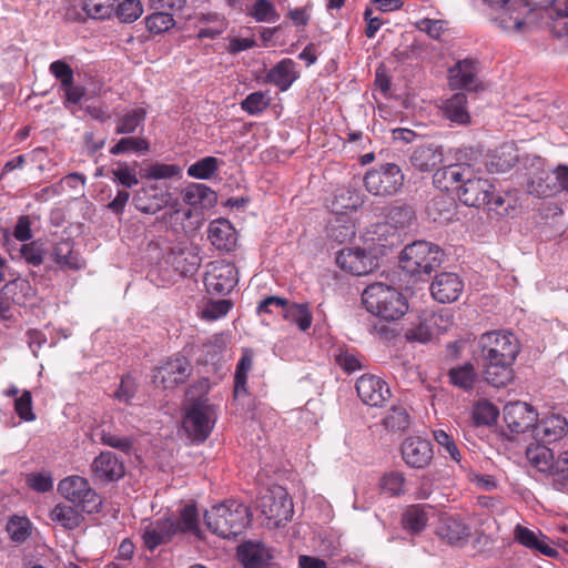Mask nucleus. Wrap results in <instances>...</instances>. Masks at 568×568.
Instances as JSON below:
<instances>
[{
    "label": "nucleus",
    "instance_id": "f3484780",
    "mask_svg": "<svg viewBox=\"0 0 568 568\" xmlns=\"http://www.w3.org/2000/svg\"><path fill=\"white\" fill-rule=\"evenodd\" d=\"M358 397L366 405L379 407L390 397V389L385 381L375 375H362L356 382Z\"/></svg>",
    "mask_w": 568,
    "mask_h": 568
},
{
    "label": "nucleus",
    "instance_id": "c756f323",
    "mask_svg": "<svg viewBox=\"0 0 568 568\" xmlns=\"http://www.w3.org/2000/svg\"><path fill=\"white\" fill-rule=\"evenodd\" d=\"M295 67L296 63L292 59H283L268 70L265 81L285 92L300 77Z\"/></svg>",
    "mask_w": 568,
    "mask_h": 568
},
{
    "label": "nucleus",
    "instance_id": "bb28decb",
    "mask_svg": "<svg viewBox=\"0 0 568 568\" xmlns=\"http://www.w3.org/2000/svg\"><path fill=\"white\" fill-rule=\"evenodd\" d=\"M469 173L470 170L467 166L450 164L436 170L433 183L440 191H452L458 195L460 186L464 180L468 179Z\"/></svg>",
    "mask_w": 568,
    "mask_h": 568
},
{
    "label": "nucleus",
    "instance_id": "ddd939ff",
    "mask_svg": "<svg viewBox=\"0 0 568 568\" xmlns=\"http://www.w3.org/2000/svg\"><path fill=\"white\" fill-rule=\"evenodd\" d=\"M503 417L507 428L514 434H523L535 427L538 420L536 409L524 402H510L504 406Z\"/></svg>",
    "mask_w": 568,
    "mask_h": 568
},
{
    "label": "nucleus",
    "instance_id": "dca6fc26",
    "mask_svg": "<svg viewBox=\"0 0 568 568\" xmlns=\"http://www.w3.org/2000/svg\"><path fill=\"white\" fill-rule=\"evenodd\" d=\"M179 532V523L171 517L149 521L141 528L144 546L153 551L159 546L168 544Z\"/></svg>",
    "mask_w": 568,
    "mask_h": 568
},
{
    "label": "nucleus",
    "instance_id": "aec40b11",
    "mask_svg": "<svg viewBox=\"0 0 568 568\" xmlns=\"http://www.w3.org/2000/svg\"><path fill=\"white\" fill-rule=\"evenodd\" d=\"M91 473L97 481L110 483L122 478L125 474L124 464L112 452H102L91 464Z\"/></svg>",
    "mask_w": 568,
    "mask_h": 568
},
{
    "label": "nucleus",
    "instance_id": "79ce46f5",
    "mask_svg": "<svg viewBox=\"0 0 568 568\" xmlns=\"http://www.w3.org/2000/svg\"><path fill=\"white\" fill-rule=\"evenodd\" d=\"M449 382L464 390H469L475 386L477 373L471 363L454 366L448 372Z\"/></svg>",
    "mask_w": 568,
    "mask_h": 568
},
{
    "label": "nucleus",
    "instance_id": "864d4df0",
    "mask_svg": "<svg viewBox=\"0 0 568 568\" xmlns=\"http://www.w3.org/2000/svg\"><path fill=\"white\" fill-rule=\"evenodd\" d=\"M175 20L173 12L158 10L145 18V26L152 33L160 34L173 28Z\"/></svg>",
    "mask_w": 568,
    "mask_h": 568
},
{
    "label": "nucleus",
    "instance_id": "cd10ccee",
    "mask_svg": "<svg viewBox=\"0 0 568 568\" xmlns=\"http://www.w3.org/2000/svg\"><path fill=\"white\" fill-rule=\"evenodd\" d=\"M209 240L216 250L230 252L236 246V231L227 220H214L209 225Z\"/></svg>",
    "mask_w": 568,
    "mask_h": 568
},
{
    "label": "nucleus",
    "instance_id": "6e6552de",
    "mask_svg": "<svg viewBox=\"0 0 568 568\" xmlns=\"http://www.w3.org/2000/svg\"><path fill=\"white\" fill-rule=\"evenodd\" d=\"M58 490L65 499L80 507L83 511L88 514L100 511L102 499L98 493L91 488L84 477H67L59 483Z\"/></svg>",
    "mask_w": 568,
    "mask_h": 568
},
{
    "label": "nucleus",
    "instance_id": "7ed1b4c3",
    "mask_svg": "<svg viewBox=\"0 0 568 568\" xmlns=\"http://www.w3.org/2000/svg\"><path fill=\"white\" fill-rule=\"evenodd\" d=\"M362 301L366 310L385 321H396L407 311L406 298L396 288L383 283L368 285L363 294Z\"/></svg>",
    "mask_w": 568,
    "mask_h": 568
},
{
    "label": "nucleus",
    "instance_id": "4c0bfd02",
    "mask_svg": "<svg viewBox=\"0 0 568 568\" xmlns=\"http://www.w3.org/2000/svg\"><path fill=\"white\" fill-rule=\"evenodd\" d=\"M253 367V354L245 349L236 365L234 373V397L247 395V377Z\"/></svg>",
    "mask_w": 568,
    "mask_h": 568
},
{
    "label": "nucleus",
    "instance_id": "412c9836",
    "mask_svg": "<svg viewBox=\"0 0 568 568\" xmlns=\"http://www.w3.org/2000/svg\"><path fill=\"white\" fill-rule=\"evenodd\" d=\"M402 457L412 468H425L433 459L432 444L420 437H409L402 444Z\"/></svg>",
    "mask_w": 568,
    "mask_h": 568
},
{
    "label": "nucleus",
    "instance_id": "052dcab7",
    "mask_svg": "<svg viewBox=\"0 0 568 568\" xmlns=\"http://www.w3.org/2000/svg\"><path fill=\"white\" fill-rule=\"evenodd\" d=\"M181 168L176 164L153 163L143 172V178L148 180L172 179L180 175Z\"/></svg>",
    "mask_w": 568,
    "mask_h": 568
},
{
    "label": "nucleus",
    "instance_id": "ea45409f",
    "mask_svg": "<svg viewBox=\"0 0 568 568\" xmlns=\"http://www.w3.org/2000/svg\"><path fill=\"white\" fill-rule=\"evenodd\" d=\"M283 317L295 324L302 332L307 331L313 321V315L306 303H290L288 301L284 307Z\"/></svg>",
    "mask_w": 568,
    "mask_h": 568
},
{
    "label": "nucleus",
    "instance_id": "3c124183",
    "mask_svg": "<svg viewBox=\"0 0 568 568\" xmlns=\"http://www.w3.org/2000/svg\"><path fill=\"white\" fill-rule=\"evenodd\" d=\"M12 541L24 542L31 535V523L27 517L12 516L6 526Z\"/></svg>",
    "mask_w": 568,
    "mask_h": 568
},
{
    "label": "nucleus",
    "instance_id": "a19ab883",
    "mask_svg": "<svg viewBox=\"0 0 568 568\" xmlns=\"http://www.w3.org/2000/svg\"><path fill=\"white\" fill-rule=\"evenodd\" d=\"M428 509H432V507L426 505L409 506L403 515L404 528L412 534H419L424 530L428 521Z\"/></svg>",
    "mask_w": 568,
    "mask_h": 568
},
{
    "label": "nucleus",
    "instance_id": "5fc2aeb1",
    "mask_svg": "<svg viewBox=\"0 0 568 568\" xmlns=\"http://www.w3.org/2000/svg\"><path fill=\"white\" fill-rule=\"evenodd\" d=\"M31 291L32 287L30 283L20 277L10 280L3 287V294L16 304L24 303V298Z\"/></svg>",
    "mask_w": 568,
    "mask_h": 568
},
{
    "label": "nucleus",
    "instance_id": "6e6d98bb",
    "mask_svg": "<svg viewBox=\"0 0 568 568\" xmlns=\"http://www.w3.org/2000/svg\"><path fill=\"white\" fill-rule=\"evenodd\" d=\"M121 22L132 23L143 13V7L140 0H124L120 2L114 10Z\"/></svg>",
    "mask_w": 568,
    "mask_h": 568
},
{
    "label": "nucleus",
    "instance_id": "9d476101",
    "mask_svg": "<svg viewBox=\"0 0 568 568\" xmlns=\"http://www.w3.org/2000/svg\"><path fill=\"white\" fill-rule=\"evenodd\" d=\"M215 408L206 402L194 403L183 419V428L196 442H204L215 424Z\"/></svg>",
    "mask_w": 568,
    "mask_h": 568
},
{
    "label": "nucleus",
    "instance_id": "c85d7f7f",
    "mask_svg": "<svg viewBox=\"0 0 568 568\" xmlns=\"http://www.w3.org/2000/svg\"><path fill=\"white\" fill-rule=\"evenodd\" d=\"M514 538L524 547L539 551L545 556L556 557L558 555V551L548 545L547 537L539 530L534 531L527 527L517 525L514 529Z\"/></svg>",
    "mask_w": 568,
    "mask_h": 568
},
{
    "label": "nucleus",
    "instance_id": "a211bd4d",
    "mask_svg": "<svg viewBox=\"0 0 568 568\" xmlns=\"http://www.w3.org/2000/svg\"><path fill=\"white\" fill-rule=\"evenodd\" d=\"M448 326V317L445 318L443 314L433 313L406 328L405 337L409 342L427 343L434 336L447 331Z\"/></svg>",
    "mask_w": 568,
    "mask_h": 568
},
{
    "label": "nucleus",
    "instance_id": "c03bdc74",
    "mask_svg": "<svg viewBox=\"0 0 568 568\" xmlns=\"http://www.w3.org/2000/svg\"><path fill=\"white\" fill-rule=\"evenodd\" d=\"M146 118V111L143 108H134L116 120L115 133L116 134H131L141 126Z\"/></svg>",
    "mask_w": 568,
    "mask_h": 568
},
{
    "label": "nucleus",
    "instance_id": "09e8293b",
    "mask_svg": "<svg viewBox=\"0 0 568 568\" xmlns=\"http://www.w3.org/2000/svg\"><path fill=\"white\" fill-rule=\"evenodd\" d=\"M551 483L557 490L568 491V449L555 459Z\"/></svg>",
    "mask_w": 568,
    "mask_h": 568
},
{
    "label": "nucleus",
    "instance_id": "473e14b6",
    "mask_svg": "<svg viewBox=\"0 0 568 568\" xmlns=\"http://www.w3.org/2000/svg\"><path fill=\"white\" fill-rule=\"evenodd\" d=\"M443 116L454 124L467 125L470 123V114L467 108V97L464 93H456L445 100L440 106Z\"/></svg>",
    "mask_w": 568,
    "mask_h": 568
},
{
    "label": "nucleus",
    "instance_id": "4be33fe9",
    "mask_svg": "<svg viewBox=\"0 0 568 568\" xmlns=\"http://www.w3.org/2000/svg\"><path fill=\"white\" fill-rule=\"evenodd\" d=\"M443 160V146L433 142L416 145L409 155V163L419 172L434 171Z\"/></svg>",
    "mask_w": 568,
    "mask_h": 568
},
{
    "label": "nucleus",
    "instance_id": "72a5a7b5",
    "mask_svg": "<svg viewBox=\"0 0 568 568\" xmlns=\"http://www.w3.org/2000/svg\"><path fill=\"white\" fill-rule=\"evenodd\" d=\"M51 255L54 262L63 270H80L84 266L83 261L73 251V241L64 239L55 243Z\"/></svg>",
    "mask_w": 568,
    "mask_h": 568
},
{
    "label": "nucleus",
    "instance_id": "6ab92c4d",
    "mask_svg": "<svg viewBox=\"0 0 568 568\" xmlns=\"http://www.w3.org/2000/svg\"><path fill=\"white\" fill-rule=\"evenodd\" d=\"M430 294L439 303H453L458 300L464 282L457 273L442 272L435 276L430 284Z\"/></svg>",
    "mask_w": 568,
    "mask_h": 568
},
{
    "label": "nucleus",
    "instance_id": "0eeeda50",
    "mask_svg": "<svg viewBox=\"0 0 568 568\" xmlns=\"http://www.w3.org/2000/svg\"><path fill=\"white\" fill-rule=\"evenodd\" d=\"M457 196L467 206L497 210L504 205V199L495 193L494 184L487 179L475 176L473 170L468 179L464 180Z\"/></svg>",
    "mask_w": 568,
    "mask_h": 568
},
{
    "label": "nucleus",
    "instance_id": "e2e57ef3",
    "mask_svg": "<svg viewBox=\"0 0 568 568\" xmlns=\"http://www.w3.org/2000/svg\"><path fill=\"white\" fill-rule=\"evenodd\" d=\"M416 29L425 32L434 40H440L442 36L447 30V21L439 19L424 18L415 23Z\"/></svg>",
    "mask_w": 568,
    "mask_h": 568
},
{
    "label": "nucleus",
    "instance_id": "393cba45",
    "mask_svg": "<svg viewBox=\"0 0 568 568\" xmlns=\"http://www.w3.org/2000/svg\"><path fill=\"white\" fill-rule=\"evenodd\" d=\"M534 437L542 444H551L562 439L568 434V420L560 415H549L537 420L534 427Z\"/></svg>",
    "mask_w": 568,
    "mask_h": 568
},
{
    "label": "nucleus",
    "instance_id": "603ef678",
    "mask_svg": "<svg viewBox=\"0 0 568 568\" xmlns=\"http://www.w3.org/2000/svg\"><path fill=\"white\" fill-rule=\"evenodd\" d=\"M150 149L149 142L143 138H122L111 149L112 155H120L129 152L145 153Z\"/></svg>",
    "mask_w": 568,
    "mask_h": 568
},
{
    "label": "nucleus",
    "instance_id": "5701e85b",
    "mask_svg": "<svg viewBox=\"0 0 568 568\" xmlns=\"http://www.w3.org/2000/svg\"><path fill=\"white\" fill-rule=\"evenodd\" d=\"M274 556L261 541H245L237 547V559L244 568H266Z\"/></svg>",
    "mask_w": 568,
    "mask_h": 568
},
{
    "label": "nucleus",
    "instance_id": "4d7b16f0",
    "mask_svg": "<svg viewBox=\"0 0 568 568\" xmlns=\"http://www.w3.org/2000/svg\"><path fill=\"white\" fill-rule=\"evenodd\" d=\"M498 415L497 407L488 400L478 402L473 412L476 425H491L497 420Z\"/></svg>",
    "mask_w": 568,
    "mask_h": 568
},
{
    "label": "nucleus",
    "instance_id": "2eb2a0df",
    "mask_svg": "<svg viewBox=\"0 0 568 568\" xmlns=\"http://www.w3.org/2000/svg\"><path fill=\"white\" fill-rule=\"evenodd\" d=\"M336 264L344 271L362 276L377 267L376 258L361 247H346L338 252Z\"/></svg>",
    "mask_w": 568,
    "mask_h": 568
},
{
    "label": "nucleus",
    "instance_id": "49530a36",
    "mask_svg": "<svg viewBox=\"0 0 568 568\" xmlns=\"http://www.w3.org/2000/svg\"><path fill=\"white\" fill-rule=\"evenodd\" d=\"M221 164L222 161L217 158L205 156L189 166L187 175L194 179L209 180L216 173Z\"/></svg>",
    "mask_w": 568,
    "mask_h": 568
},
{
    "label": "nucleus",
    "instance_id": "f8f14e48",
    "mask_svg": "<svg viewBox=\"0 0 568 568\" xmlns=\"http://www.w3.org/2000/svg\"><path fill=\"white\" fill-rule=\"evenodd\" d=\"M204 283L210 294L227 295L237 284V270L231 263L214 262L206 272Z\"/></svg>",
    "mask_w": 568,
    "mask_h": 568
},
{
    "label": "nucleus",
    "instance_id": "1a4fd4ad",
    "mask_svg": "<svg viewBox=\"0 0 568 568\" xmlns=\"http://www.w3.org/2000/svg\"><path fill=\"white\" fill-rule=\"evenodd\" d=\"M260 508L265 518L278 527L293 516V501L287 491L281 487L267 489L260 499Z\"/></svg>",
    "mask_w": 568,
    "mask_h": 568
},
{
    "label": "nucleus",
    "instance_id": "39448f33",
    "mask_svg": "<svg viewBox=\"0 0 568 568\" xmlns=\"http://www.w3.org/2000/svg\"><path fill=\"white\" fill-rule=\"evenodd\" d=\"M336 212L328 220L327 235L333 241L342 244L351 241L356 234L354 220L347 212H337L338 209L355 211L362 205L358 194L349 190H342L333 203Z\"/></svg>",
    "mask_w": 568,
    "mask_h": 568
},
{
    "label": "nucleus",
    "instance_id": "f704fd0d",
    "mask_svg": "<svg viewBox=\"0 0 568 568\" xmlns=\"http://www.w3.org/2000/svg\"><path fill=\"white\" fill-rule=\"evenodd\" d=\"M183 201L193 207L209 209L215 205L217 196L207 185L194 183L183 191Z\"/></svg>",
    "mask_w": 568,
    "mask_h": 568
},
{
    "label": "nucleus",
    "instance_id": "0e129e2a",
    "mask_svg": "<svg viewBox=\"0 0 568 568\" xmlns=\"http://www.w3.org/2000/svg\"><path fill=\"white\" fill-rule=\"evenodd\" d=\"M111 173L113 175L112 180L124 187L130 189L139 183L135 170L126 163L119 162L118 168L112 169Z\"/></svg>",
    "mask_w": 568,
    "mask_h": 568
},
{
    "label": "nucleus",
    "instance_id": "423d86ee",
    "mask_svg": "<svg viewBox=\"0 0 568 568\" xmlns=\"http://www.w3.org/2000/svg\"><path fill=\"white\" fill-rule=\"evenodd\" d=\"M404 173L395 163H382L369 169L364 176V186L374 196L387 197L398 193L404 184Z\"/></svg>",
    "mask_w": 568,
    "mask_h": 568
},
{
    "label": "nucleus",
    "instance_id": "f257e3e1",
    "mask_svg": "<svg viewBox=\"0 0 568 568\" xmlns=\"http://www.w3.org/2000/svg\"><path fill=\"white\" fill-rule=\"evenodd\" d=\"M478 348L484 363V377L496 388L513 381V364L519 353L516 336L507 331H493L480 335Z\"/></svg>",
    "mask_w": 568,
    "mask_h": 568
},
{
    "label": "nucleus",
    "instance_id": "e433bc0d",
    "mask_svg": "<svg viewBox=\"0 0 568 568\" xmlns=\"http://www.w3.org/2000/svg\"><path fill=\"white\" fill-rule=\"evenodd\" d=\"M526 457L531 466L541 473H546L552 479L554 454L546 444L530 446L526 450Z\"/></svg>",
    "mask_w": 568,
    "mask_h": 568
},
{
    "label": "nucleus",
    "instance_id": "20e7f679",
    "mask_svg": "<svg viewBox=\"0 0 568 568\" xmlns=\"http://www.w3.org/2000/svg\"><path fill=\"white\" fill-rule=\"evenodd\" d=\"M444 261L442 248L432 242L415 241L404 247L399 255L402 270L412 276L429 275Z\"/></svg>",
    "mask_w": 568,
    "mask_h": 568
},
{
    "label": "nucleus",
    "instance_id": "4468645a",
    "mask_svg": "<svg viewBox=\"0 0 568 568\" xmlns=\"http://www.w3.org/2000/svg\"><path fill=\"white\" fill-rule=\"evenodd\" d=\"M133 204L142 213L155 214L163 207L178 206V200L173 199L170 192L163 191L156 185H150L135 192Z\"/></svg>",
    "mask_w": 568,
    "mask_h": 568
},
{
    "label": "nucleus",
    "instance_id": "774afa93",
    "mask_svg": "<svg viewBox=\"0 0 568 568\" xmlns=\"http://www.w3.org/2000/svg\"><path fill=\"white\" fill-rule=\"evenodd\" d=\"M50 72L58 79L61 83V89L64 87H70L74 82L73 70L72 68L62 60H57L52 62L49 67Z\"/></svg>",
    "mask_w": 568,
    "mask_h": 568
},
{
    "label": "nucleus",
    "instance_id": "680f3d73",
    "mask_svg": "<svg viewBox=\"0 0 568 568\" xmlns=\"http://www.w3.org/2000/svg\"><path fill=\"white\" fill-rule=\"evenodd\" d=\"M20 254L29 265L39 266L43 263L45 248L43 243L40 241H32L30 243L22 244Z\"/></svg>",
    "mask_w": 568,
    "mask_h": 568
},
{
    "label": "nucleus",
    "instance_id": "a18cd8bd",
    "mask_svg": "<svg viewBox=\"0 0 568 568\" xmlns=\"http://www.w3.org/2000/svg\"><path fill=\"white\" fill-rule=\"evenodd\" d=\"M246 13L256 22L275 23L280 20V13L270 0H255Z\"/></svg>",
    "mask_w": 568,
    "mask_h": 568
},
{
    "label": "nucleus",
    "instance_id": "b1692460",
    "mask_svg": "<svg viewBox=\"0 0 568 568\" xmlns=\"http://www.w3.org/2000/svg\"><path fill=\"white\" fill-rule=\"evenodd\" d=\"M527 9L520 0L513 1L508 7L496 10V14L493 17L494 22L503 31L521 33L526 29Z\"/></svg>",
    "mask_w": 568,
    "mask_h": 568
},
{
    "label": "nucleus",
    "instance_id": "f03ea898",
    "mask_svg": "<svg viewBox=\"0 0 568 568\" xmlns=\"http://www.w3.org/2000/svg\"><path fill=\"white\" fill-rule=\"evenodd\" d=\"M206 527L222 538L236 537L251 523L248 508L236 500H226L213 506L204 514Z\"/></svg>",
    "mask_w": 568,
    "mask_h": 568
},
{
    "label": "nucleus",
    "instance_id": "8fccbe9b",
    "mask_svg": "<svg viewBox=\"0 0 568 568\" xmlns=\"http://www.w3.org/2000/svg\"><path fill=\"white\" fill-rule=\"evenodd\" d=\"M271 97L267 92L255 91L250 93L241 102V109L250 115H258L271 105Z\"/></svg>",
    "mask_w": 568,
    "mask_h": 568
},
{
    "label": "nucleus",
    "instance_id": "37998d69",
    "mask_svg": "<svg viewBox=\"0 0 568 568\" xmlns=\"http://www.w3.org/2000/svg\"><path fill=\"white\" fill-rule=\"evenodd\" d=\"M50 519L68 530L80 526L83 517L69 505L59 504L50 513Z\"/></svg>",
    "mask_w": 568,
    "mask_h": 568
},
{
    "label": "nucleus",
    "instance_id": "bf43d9fd",
    "mask_svg": "<svg viewBox=\"0 0 568 568\" xmlns=\"http://www.w3.org/2000/svg\"><path fill=\"white\" fill-rule=\"evenodd\" d=\"M383 423L387 429L404 430L409 426V415L404 407L394 406L384 417Z\"/></svg>",
    "mask_w": 568,
    "mask_h": 568
},
{
    "label": "nucleus",
    "instance_id": "69168bd1",
    "mask_svg": "<svg viewBox=\"0 0 568 568\" xmlns=\"http://www.w3.org/2000/svg\"><path fill=\"white\" fill-rule=\"evenodd\" d=\"M405 477L402 473L392 471L381 479V488L393 496L404 494Z\"/></svg>",
    "mask_w": 568,
    "mask_h": 568
},
{
    "label": "nucleus",
    "instance_id": "de8ad7c7",
    "mask_svg": "<svg viewBox=\"0 0 568 568\" xmlns=\"http://www.w3.org/2000/svg\"><path fill=\"white\" fill-rule=\"evenodd\" d=\"M119 0H82V9L92 19H108L114 12Z\"/></svg>",
    "mask_w": 568,
    "mask_h": 568
},
{
    "label": "nucleus",
    "instance_id": "58836bf2",
    "mask_svg": "<svg viewBox=\"0 0 568 568\" xmlns=\"http://www.w3.org/2000/svg\"><path fill=\"white\" fill-rule=\"evenodd\" d=\"M253 367V354L245 349L236 365L234 373V397L247 395V377Z\"/></svg>",
    "mask_w": 568,
    "mask_h": 568
},
{
    "label": "nucleus",
    "instance_id": "13d9d810",
    "mask_svg": "<svg viewBox=\"0 0 568 568\" xmlns=\"http://www.w3.org/2000/svg\"><path fill=\"white\" fill-rule=\"evenodd\" d=\"M179 531L192 532L196 535L199 532V514L194 505H185L180 511Z\"/></svg>",
    "mask_w": 568,
    "mask_h": 568
},
{
    "label": "nucleus",
    "instance_id": "c9c22d12",
    "mask_svg": "<svg viewBox=\"0 0 568 568\" xmlns=\"http://www.w3.org/2000/svg\"><path fill=\"white\" fill-rule=\"evenodd\" d=\"M385 220L396 230H406L415 223L416 215L410 205L396 202L386 209Z\"/></svg>",
    "mask_w": 568,
    "mask_h": 568
},
{
    "label": "nucleus",
    "instance_id": "a878e982",
    "mask_svg": "<svg viewBox=\"0 0 568 568\" xmlns=\"http://www.w3.org/2000/svg\"><path fill=\"white\" fill-rule=\"evenodd\" d=\"M535 168L532 175L528 182V192L538 197H548L556 194L552 170L544 169V160L535 156L531 162Z\"/></svg>",
    "mask_w": 568,
    "mask_h": 568
},
{
    "label": "nucleus",
    "instance_id": "338daca9",
    "mask_svg": "<svg viewBox=\"0 0 568 568\" xmlns=\"http://www.w3.org/2000/svg\"><path fill=\"white\" fill-rule=\"evenodd\" d=\"M14 410L18 416L26 422L36 419V415L32 410V395L29 390H23L21 395L16 398Z\"/></svg>",
    "mask_w": 568,
    "mask_h": 568
},
{
    "label": "nucleus",
    "instance_id": "2f4dec72",
    "mask_svg": "<svg viewBox=\"0 0 568 568\" xmlns=\"http://www.w3.org/2000/svg\"><path fill=\"white\" fill-rule=\"evenodd\" d=\"M477 65L478 62L473 59L459 60L448 70L450 85L471 90L476 85Z\"/></svg>",
    "mask_w": 568,
    "mask_h": 568
},
{
    "label": "nucleus",
    "instance_id": "7c9ffc66",
    "mask_svg": "<svg viewBox=\"0 0 568 568\" xmlns=\"http://www.w3.org/2000/svg\"><path fill=\"white\" fill-rule=\"evenodd\" d=\"M470 527L456 517H446L437 527V536L450 545L466 544L470 537Z\"/></svg>",
    "mask_w": 568,
    "mask_h": 568
},
{
    "label": "nucleus",
    "instance_id": "9b49d317",
    "mask_svg": "<svg viewBox=\"0 0 568 568\" xmlns=\"http://www.w3.org/2000/svg\"><path fill=\"white\" fill-rule=\"evenodd\" d=\"M192 373V365L184 356L168 358L153 372V383L163 388H174L184 384Z\"/></svg>",
    "mask_w": 568,
    "mask_h": 568
}]
</instances>
